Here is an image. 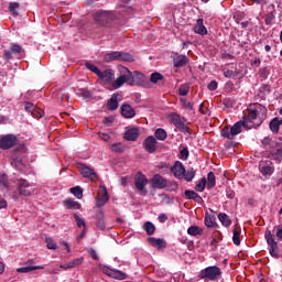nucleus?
<instances>
[{"mask_svg": "<svg viewBox=\"0 0 282 282\" xmlns=\"http://www.w3.org/2000/svg\"><path fill=\"white\" fill-rule=\"evenodd\" d=\"M268 116V108L261 104H251L248 107V115L245 116V121L251 129L253 127H259L263 123Z\"/></svg>", "mask_w": 282, "mask_h": 282, "instance_id": "f257e3e1", "label": "nucleus"}, {"mask_svg": "<svg viewBox=\"0 0 282 282\" xmlns=\"http://www.w3.org/2000/svg\"><path fill=\"white\" fill-rule=\"evenodd\" d=\"M117 69L119 78L112 82V89H120L124 83L133 87V72L122 65H118Z\"/></svg>", "mask_w": 282, "mask_h": 282, "instance_id": "f03ea898", "label": "nucleus"}, {"mask_svg": "<svg viewBox=\"0 0 282 282\" xmlns=\"http://www.w3.org/2000/svg\"><path fill=\"white\" fill-rule=\"evenodd\" d=\"M246 127L247 129H252V126H249L246 120H240L236 122L231 128L225 127L221 130V135L223 138H227V140H235L236 135H239L241 133V129Z\"/></svg>", "mask_w": 282, "mask_h": 282, "instance_id": "7ed1b4c3", "label": "nucleus"}, {"mask_svg": "<svg viewBox=\"0 0 282 282\" xmlns=\"http://www.w3.org/2000/svg\"><path fill=\"white\" fill-rule=\"evenodd\" d=\"M198 276L203 281H219L221 279V269L217 265L207 267L200 270Z\"/></svg>", "mask_w": 282, "mask_h": 282, "instance_id": "20e7f679", "label": "nucleus"}, {"mask_svg": "<svg viewBox=\"0 0 282 282\" xmlns=\"http://www.w3.org/2000/svg\"><path fill=\"white\" fill-rule=\"evenodd\" d=\"M267 239V243L269 246V252L273 259H279V243L274 240V236H272V231L267 230L264 234Z\"/></svg>", "mask_w": 282, "mask_h": 282, "instance_id": "39448f33", "label": "nucleus"}, {"mask_svg": "<svg viewBox=\"0 0 282 282\" xmlns=\"http://www.w3.org/2000/svg\"><path fill=\"white\" fill-rule=\"evenodd\" d=\"M18 193L23 197H30L34 193V188H32V184L28 182L25 178H18Z\"/></svg>", "mask_w": 282, "mask_h": 282, "instance_id": "423d86ee", "label": "nucleus"}, {"mask_svg": "<svg viewBox=\"0 0 282 282\" xmlns=\"http://www.w3.org/2000/svg\"><path fill=\"white\" fill-rule=\"evenodd\" d=\"M18 142L17 135L14 134H7L0 138V149L3 151H8V149H12L15 147Z\"/></svg>", "mask_w": 282, "mask_h": 282, "instance_id": "0eeeda50", "label": "nucleus"}, {"mask_svg": "<svg viewBox=\"0 0 282 282\" xmlns=\"http://www.w3.org/2000/svg\"><path fill=\"white\" fill-rule=\"evenodd\" d=\"M97 76L105 85H109V83H111L110 89H113V79L116 78V72L113 69L99 70Z\"/></svg>", "mask_w": 282, "mask_h": 282, "instance_id": "6e6552de", "label": "nucleus"}, {"mask_svg": "<svg viewBox=\"0 0 282 282\" xmlns=\"http://www.w3.org/2000/svg\"><path fill=\"white\" fill-rule=\"evenodd\" d=\"M147 184H149V178H147V175L139 172L134 177L135 188L147 195Z\"/></svg>", "mask_w": 282, "mask_h": 282, "instance_id": "1a4fd4ad", "label": "nucleus"}, {"mask_svg": "<svg viewBox=\"0 0 282 282\" xmlns=\"http://www.w3.org/2000/svg\"><path fill=\"white\" fill-rule=\"evenodd\" d=\"M95 19L100 25H109L113 21V14L107 11L97 12Z\"/></svg>", "mask_w": 282, "mask_h": 282, "instance_id": "9d476101", "label": "nucleus"}, {"mask_svg": "<svg viewBox=\"0 0 282 282\" xmlns=\"http://www.w3.org/2000/svg\"><path fill=\"white\" fill-rule=\"evenodd\" d=\"M171 171L176 177V180H184V174L186 173V167H184V164L180 161H176L174 165L171 167Z\"/></svg>", "mask_w": 282, "mask_h": 282, "instance_id": "9b49d317", "label": "nucleus"}, {"mask_svg": "<svg viewBox=\"0 0 282 282\" xmlns=\"http://www.w3.org/2000/svg\"><path fill=\"white\" fill-rule=\"evenodd\" d=\"M97 206H105L107 202H109V193H107V187L100 186L97 197H96Z\"/></svg>", "mask_w": 282, "mask_h": 282, "instance_id": "f8f14e48", "label": "nucleus"}, {"mask_svg": "<svg viewBox=\"0 0 282 282\" xmlns=\"http://www.w3.org/2000/svg\"><path fill=\"white\" fill-rule=\"evenodd\" d=\"M151 184L153 188L162 189L169 186V181H166V178H164L162 175L155 174L151 180Z\"/></svg>", "mask_w": 282, "mask_h": 282, "instance_id": "ddd939ff", "label": "nucleus"}, {"mask_svg": "<svg viewBox=\"0 0 282 282\" xmlns=\"http://www.w3.org/2000/svg\"><path fill=\"white\" fill-rule=\"evenodd\" d=\"M143 147L145 151H148V153H155L158 149V140L155 139V137L150 135L144 140Z\"/></svg>", "mask_w": 282, "mask_h": 282, "instance_id": "4468645a", "label": "nucleus"}, {"mask_svg": "<svg viewBox=\"0 0 282 282\" xmlns=\"http://www.w3.org/2000/svg\"><path fill=\"white\" fill-rule=\"evenodd\" d=\"M148 243H150L152 248H156V250H164V248H166V240H164V238L150 237L148 238Z\"/></svg>", "mask_w": 282, "mask_h": 282, "instance_id": "2eb2a0df", "label": "nucleus"}, {"mask_svg": "<svg viewBox=\"0 0 282 282\" xmlns=\"http://www.w3.org/2000/svg\"><path fill=\"white\" fill-rule=\"evenodd\" d=\"M82 175L83 177H89L91 182H96V180H98L96 172L87 165H82Z\"/></svg>", "mask_w": 282, "mask_h": 282, "instance_id": "dca6fc26", "label": "nucleus"}, {"mask_svg": "<svg viewBox=\"0 0 282 282\" xmlns=\"http://www.w3.org/2000/svg\"><path fill=\"white\" fill-rule=\"evenodd\" d=\"M106 274L112 279H117L118 281H124V279H127V273L116 269H108Z\"/></svg>", "mask_w": 282, "mask_h": 282, "instance_id": "f3484780", "label": "nucleus"}, {"mask_svg": "<svg viewBox=\"0 0 282 282\" xmlns=\"http://www.w3.org/2000/svg\"><path fill=\"white\" fill-rule=\"evenodd\" d=\"M139 137L140 130H138V128L128 129L124 133V139L129 142H135V140H138Z\"/></svg>", "mask_w": 282, "mask_h": 282, "instance_id": "a211bd4d", "label": "nucleus"}, {"mask_svg": "<svg viewBox=\"0 0 282 282\" xmlns=\"http://www.w3.org/2000/svg\"><path fill=\"white\" fill-rule=\"evenodd\" d=\"M121 116L123 118H135V110L131 105L124 104L121 106Z\"/></svg>", "mask_w": 282, "mask_h": 282, "instance_id": "6ab92c4d", "label": "nucleus"}, {"mask_svg": "<svg viewBox=\"0 0 282 282\" xmlns=\"http://www.w3.org/2000/svg\"><path fill=\"white\" fill-rule=\"evenodd\" d=\"M194 32L200 34V36H206L208 34V29L204 25V19H198L196 25L194 26Z\"/></svg>", "mask_w": 282, "mask_h": 282, "instance_id": "aec40b11", "label": "nucleus"}, {"mask_svg": "<svg viewBox=\"0 0 282 282\" xmlns=\"http://www.w3.org/2000/svg\"><path fill=\"white\" fill-rule=\"evenodd\" d=\"M185 197H187V199H193L194 202H196V204H202V202H204V199L202 198V196H199V194H197V192L191 189L185 191Z\"/></svg>", "mask_w": 282, "mask_h": 282, "instance_id": "412c9836", "label": "nucleus"}, {"mask_svg": "<svg viewBox=\"0 0 282 282\" xmlns=\"http://www.w3.org/2000/svg\"><path fill=\"white\" fill-rule=\"evenodd\" d=\"M174 67H184L188 63V57L186 55H176L173 58Z\"/></svg>", "mask_w": 282, "mask_h": 282, "instance_id": "4be33fe9", "label": "nucleus"}, {"mask_svg": "<svg viewBox=\"0 0 282 282\" xmlns=\"http://www.w3.org/2000/svg\"><path fill=\"white\" fill-rule=\"evenodd\" d=\"M65 208H68L69 210H80V203L69 198L64 200Z\"/></svg>", "mask_w": 282, "mask_h": 282, "instance_id": "5701e85b", "label": "nucleus"}, {"mask_svg": "<svg viewBox=\"0 0 282 282\" xmlns=\"http://www.w3.org/2000/svg\"><path fill=\"white\" fill-rule=\"evenodd\" d=\"M34 270H45V267L43 265L22 267L17 269V272H20L22 274H28V272H34Z\"/></svg>", "mask_w": 282, "mask_h": 282, "instance_id": "b1692460", "label": "nucleus"}, {"mask_svg": "<svg viewBox=\"0 0 282 282\" xmlns=\"http://www.w3.org/2000/svg\"><path fill=\"white\" fill-rule=\"evenodd\" d=\"M120 52L113 51L104 56L105 63H113V61H119Z\"/></svg>", "mask_w": 282, "mask_h": 282, "instance_id": "393cba45", "label": "nucleus"}, {"mask_svg": "<svg viewBox=\"0 0 282 282\" xmlns=\"http://www.w3.org/2000/svg\"><path fill=\"white\" fill-rule=\"evenodd\" d=\"M259 169L262 175H272L274 173V167L268 163H260Z\"/></svg>", "mask_w": 282, "mask_h": 282, "instance_id": "a878e982", "label": "nucleus"}, {"mask_svg": "<svg viewBox=\"0 0 282 282\" xmlns=\"http://www.w3.org/2000/svg\"><path fill=\"white\" fill-rule=\"evenodd\" d=\"M281 126H282V119H279L276 117L273 120H271V122L269 124L272 133H279V129Z\"/></svg>", "mask_w": 282, "mask_h": 282, "instance_id": "bb28decb", "label": "nucleus"}, {"mask_svg": "<svg viewBox=\"0 0 282 282\" xmlns=\"http://www.w3.org/2000/svg\"><path fill=\"white\" fill-rule=\"evenodd\" d=\"M144 74L140 73L139 70H134L132 73L133 85H142V83H144Z\"/></svg>", "mask_w": 282, "mask_h": 282, "instance_id": "cd10ccee", "label": "nucleus"}, {"mask_svg": "<svg viewBox=\"0 0 282 282\" xmlns=\"http://www.w3.org/2000/svg\"><path fill=\"white\" fill-rule=\"evenodd\" d=\"M232 242L235 243V246L241 245V228L237 226L234 228Z\"/></svg>", "mask_w": 282, "mask_h": 282, "instance_id": "c85d7f7f", "label": "nucleus"}, {"mask_svg": "<svg viewBox=\"0 0 282 282\" xmlns=\"http://www.w3.org/2000/svg\"><path fill=\"white\" fill-rule=\"evenodd\" d=\"M119 61L122 63H133L135 61V57L129 53L119 52Z\"/></svg>", "mask_w": 282, "mask_h": 282, "instance_id": "c756f323", "label": "nucleus"}, {"mask_svg": "<svg viewBox=\"0 0 282 282\" xmlns=\"http://www.w3.org/2000/svg\"><path fill=\"white\" fill-rule=\"evenodd\" d=\"M118 94H113L110 100L108 101V109L110 111H116L118 109Z\"/></svg>", "mask_w": 282, "mask_h": 282, "instance_id": "7c9ffc66", "label": "nucleus"}, {"mask_svg": "<svg viewBox=\"0 0 282 282\" xmlns=\"http://www.w3.org/2000/svg\"><path fill=\"white\" fill-rule=\"evenodd\" d=\"M10 50H11V53L14 54L15 56L18 55L25 56V50H23V47H21V45L19 44H12Z\"/></svg>", "mask_w": 282, "mask_h": 282, "instance_id": "2f4dec72", "label": "nucleus"}, {"mask_svg": "<svg viewBox=\"0 0 282 282\" xmlns=\"http://www.w3.org/2000/svg\"><path fill=\"white\" fill-rule=\"evenodd\" d=\"M218 219H219L220 224L223 226H225V228H228V226H230V224H232V220H230V217L224 213H220L218 215Z\"/></svg>", "mask_w": 282, "mask_h": 282, "instance_id": "473e14b6", "label": "nucleus"}, {"mask_svg": "<svg viewBox=\"0 0 282 282\" xmlns=\"http://www.w3.org/2000/svg\"><path fill=\"white\" fill-rule=\"evenodd\" d=\"M187 234L191 235V237H197V235H204V229L198 226H191L187 229Z\"/></svg>", "mask_w": 282, "mask_h": 282, "instance_id": "72a5a7b5", "label": "nucleus"}, {"mask_svg": "<svg viewBox=\"0 0 282 282\" xmlns=\"http://www.w3.org/2000/svg\"><path fill=\"white\" fill-rule=\"evenodd\" d=\"M215 221H216L215 215H210L208 213L205 215V226L207 228H214Z\"/></svg>", "mask_w": 282, "mask_h": 282, "instance_id": "f704fd0d", "label": "nucleus"}, {"mask_svg": "<svg viewBox=\"0 0 282 282\" xmlns=\"http://www.w3.org/2000/svg\"><path fill=\"white\" fill-rule=\"evenodd\" d=\"M110 151H112V153H123L124 151V144L117 142V143H112L110 145Z\"/></svg>", "mask_w": 282, "mask_h": 282, "instance_id": "c9c22d12", "label": "nucleus"}, {"mask_svg": "<svg viewBox=\"0 0 282 282\" xmlns=\"http://www.w3.org/2000/svg\"><path fill=\"white\" fill-rule=\"evenodd\" d=\"M143 230L147 232V235H154L155 232V225L151 221H147L143 225Z\"/></svg>", "mask_w": 282, "mask_h": 282, "instance_id": "e433bc0d", "label": "nucleus"}, {"mask_svg": "<svg viewBox=\"0 0 282 282\" xmlns=\"http://www.w3.org/2000/svg\"><path fill=\"white\" fill-rule=\"evenodd\" d=\"M215 173L213 172H209L207 174V188L208 191H210V188H215V184H216V181H215Z\"/></svg>", "mask_w": 282, "mask_h": 282, "instance_id": "4c0bfd02", "label": "nucleus"}, {"mask_svg": "<svg viewBox=\"0 0 282 282\" xmlns=\"http://www.w3.org/2000/svg\"><path fill=\"white\" fill-rule=\"evenodd\" d=\"M154 135H155L156 140H161V141H164L167 138L166 130H164L162 128L156 129L154 132Z\"/></svg>", "mask_w": 282, "mask_h": 282, "instance_id": "58836bf2", "label": "nucleus"}, {"mask_svg": "<svg viewBox=\"0 0 282 282\" xmlns=\"http://www.w3.org/2000/svg\"><path fill=\"white\" fill-rule=\"evenodd\" d=\"M195 173L194 169L185 170L183 180H185V182H193V180H195Z\"/></svg>", "mask_w": 282, "mask_h": 282, "instance_id": "ea45409f", "label": "nucleus"}, {"mask_svg": "<svg viewBox=\"0 0 282 282\" xmlns=\"http://www.w3.org/2000/svg\"><path fill=\"white\" fill-rule=\"evenodd\" d=\"M70 265V270L74 268H78L79 265H83V263H85V258L80 257V258H76L72 261L68 262Z\"/></svg>", "mask_w": 282, "mask_h": 282, "instance_id": "a19ab883", "label": "nucleus"}, {"mask_svg": "<svg viewBox=\"0 0 282 282\" xmlns=\"http://www.w3.org/2000/svg\"><path fill=\"white\" fill-rule=\"evenodd\" d=\"M19 8H20L19 2H11V3L9 4V11H10L11 14H13L14 17H19Z\"/></svg>", "mask_w": 282, "mask_h": 282, "instance_id": "79ce46f5", "label": "nucleus"}, {"mask_svg": "<svg viewBox=\"0 0 282 282\" xmlns=\"http://www.w3.org/2000/svg\"><path fill=\"white\" fill-rule=\"evenodd\" d=\"M70 193L77 198L83 199V188L80 186H75L70 188Z\"/></svg>", "mask_w": 282, "mask_h": 282, "instance_id": "37998d69", "label": "nucleus"}, {"mask_svg": "<svg viewBox=\"0 0 282 282\" xmlns=\"http://www.w3.org/2000/svg\"><path fill=\"white\" fill-rule=\"evenodd\" d=\"M45 243L48 250H58V245H56V241H54V239L46 238Z\"/></svg>", "mask_w": 282, "mask_h": 282, "instance_id": "c03bdc74", "label": "nucleus"}, {"mask_svg": "<svg viewBox=\"0 0 282 282\" xmlns=\"http://www.w3.org/2000/svg\"><path fill=\"white\" fill-rule=\"evenodd\" d=\"M188 91H191V86L188 84H183L178 88L180 96H188Z\"/></svg>", "mask_w": 282, "mask_h": 282, "instance_id": "a18cd8bd", "label": "nucleus"}, {"mask_svg": "<svg viewBox=\"0 0 282 282\" xmlns=\"http://www.w3.org/2000/svg\"><path fill=\"white\" fill-rule=\"evenodd\" d=\"M271 158L275 162H282V148L271 152Z\"/></svg>", "mask_w": 282, "mask_h": 282, "instance_id": "49530a36", "label": "nucleus"}, {"mask_svg": "<svg viewBox=\"0 0 282 282\" xmlns=\"http://www.w3.org/2000/svg\"><path fill=\"white\" fill-rule=\"evenodd\" d=\"M237 69H230V68H225L224 69V76L225 78H235L237 76Z\"/></svg>", "mask_w": 282, "mask_h": 282, "instance_id": "de8ad7c7", "label": "nucleus"}, {"mask_svg": "<svg viewBox=\"0 0 282 282\" xmlns=\"http://www.w3.org/2000/svg\"><path fill=\"white\" fill-rule=\"evenodd\" d=\"M205 188H206V178H202L198 182V184H196L195 191H197V193H204Z\"/></svg>", "mask_w": 282, "mask_h": 282, "instance_id": "09e8293b", "label": "nucleus"}, {"mask_svg": "<svg viewBox=\"0 0 282 282\" xmlns=\"http://www.w3.org/2000/svg\"><path fill=\"white\" fill-rule=\"evenodd\" d=\"M170 120H171L172 124H175L177 127L182 122V117H180V115H177V113H172L170 116Z\"/></svg>", "mask_w": 282, "mask_h": 282, "instance_id": "8fccbe9b", "label": "nucleus"}, {"mask_svg": "<svg viewBox=\"0 0 282 282\" xmlns=\"http://www.w3.org/2000/svg\"><path fill=\"white\" fill-rule=\"evenodd\" d=\"M164 79V76L160 73H153L151 76H150V80L151 83L155 84L158 83V80H163Z\"/></svg>", "mask_w": 282, "mask_h": 282, "instance_id": "3c124183", "label": "nucleus"}, {"mask_svg": "<svg viewBox=\"0 0 282 282\" xmlns=\"http://www.w3.org/2000/svg\"><path fill=\"white\" fill-rule=\"evenodd\" d=\"M31 116H33V118H37V119L43 118V116H44L43 109L35 106V109L33 112H31Z\"/></svg>", "mask_w": 282, "mask_h": 282, "instance_id": "603ef678", "label": "nucleus"}, {"mask_svg": "<svg viewBox=\"0 0 282 282\" xmlns=\"http://www.w3.org/2000/svg\"><path fill=\"white\" fill-rule=\"evenodd\" d=\"M86 67L87 69H89L90 72H93L94 74H96V76H98V74L100 73V70L98 69V67L91 63H86Z\"/></svg>", "mask_w": 282, "mask_h": 282, "instance_id": "864d4df0", "label": "nucleus"}, {"mask_svg": "<svg viewBox=\"0 0 282 282\" xmlns=\"http://www.w3.org/2000/svg\"><path fill=\"white\" fill-rule=\"evenodd\" d=\"M262 144L265 149H268L269 147H274V142L272 141V139L265 137L263 140H262Z\"/></svg>", "mask_w": 282, "mask_h": 282, "instance_id": "5fc2aeb1", "label": "nucleus"}, {"mask_svg": "<svg viewBox=\"0 0 282 282\" xmlns=\"http://www.w3.org/2000/svg\"><path fill=\"white\" fill-rule=\"evenodd\" d=\"M275 230V237L282 241V224L274 227Z\"/></svg>", "mask_w": 282, "mask_h": 282, "instance_id": "6e6d98bb", "label": "nucleus"}, {"mask_svg": "<svg viewBox=\"0 0 282 282\" xmlns=\"http://www.w3.org/2000/svg\"><path fill=\"white\" fill-rule=\"evenodd\" d=\"M36 108V106H34V104L32 102H25L24 109L25 111H28L29 113H33L34 109Z\"/></svg>", "mask_w": 282, "mask_h": 282, "instance_id": "4d7b16f0", "label": "nucleus"}, {"mask_svg": "<svg viewBox=\"0 0 282 282\" xmlns=\"http://www.w3.org/2000/svg\"><path fill=\"white\" fill-rule=\"evenodd\" d=\"M180 159L181 160H188V148H185V149L181 150Z\"/></svg>", "mask_w": 282, "mask_h": 282, "instance_id": "13d9d810", "label": "nucleus"}, {"mask_svg": "<svg viewBox=\"0 0 282 282\" xmlns=\"http://www.w3.org/2000/svg\"><path fill=\"white\" fill-rule=\"evenodd\" d=\"M75 221H76L78 228H83V226H85V220H83L80 217H78V215H75Z\"/></svg>", "mask_w": 282, "mask_h": 282, "instance_id": "bf43d9fd", "label": "nucleus"}, {"mask_svg": "<svg viewBox=\"0 0 282 282\" xmlns=\"http://www.w3.org/2000/svg\"><path fill=\"white\" fill-rule=\"evenodd\" d=\"M207 88L209 89V91H215L217 89V82L216 80H212Z\"/></svg>", "mask_w": 282, "mask_h": 282, "instance_id": "052dcab7", "label": "nucleus"}, {"mask_svg": "<svg viewBox=\"0 0 282 282\" xmlns=\"http://www.w3.org/2000/svg\"><path fill=\"white\" fill-rule=\"evenodd\" d=\"M48 274H61V269L58 267H53L52 269H47Z\"/></svg>", "mask_w": 282, "mask_h": 282, "instance_id": "680f3d73", "label": "nucleus"}, {"mask_svg": "<svg viewBox=\"0 0 282 282\" xmlns=\"http://www.w3.org/2000/svg\"><path fill=\"white\" fill-rule=\"evenodd\" d=\"M99 138L104 142H109V140H111V137L109 134H107V133L99 134Z\"/></svg>", "mask_w": 282, "mask_h": 282, "instance_id": "e2e57ef3", "label": "nucleus"}, {"mask_svg": "<svg viewBox=\"0 0 282 282\" xmlns=\"http://www.w3.org/2000/svg\"><path fill=\"white\" fill-rule=\"evenodd\" d=\"M169 220V216H166V214H161L160 216H159V221L161 223V224H164L165 221H167Z\"/></svg>", "mask_w": 282, "mask_h": 282, "instance_id": "0e129e2a", "label": "nucleus"}, {"mask_svg": "<svg viewBox=\"0 0 282 282\" xmlns=\"http://www.w3.org/2000/svg\"><path fill=\"white\" fill-rule=\"evenodd\" d=\"M89 254L90 257L95 260V261H98V253H96V251L94 249H89Z\"/></svg>", "mask_w": 282, "mask_h": 282, "instance_id": "69168bd1", "label": "nucleus"}, {"mask_svg": "<svg viewBox=\"0 0 282 282\" xmlns=\"http://www.w3.org/2000/svg\"><path fill=\"white\" fill-rule=\"evenodd\" d=\"M97 228H99V230H105V228H107L105 226V220H98L97 221Z\"/></svg>", "mask_w": 282, "mask_h": 282, "instance_id": "338daca9", "label": "nucleus"}, {"mask_svg": "<svg viewBox=\"0 0 282 282\" xmlns=\"http://www.w3.org/2000/svg\"><path fill=\"white\" fill-rule=\"evenodd\" d=\"M3 58H4L6 61H10V58H12V52H10V51H4Z\"/></svg>", "mask_w": 282, "mask_h": 282, "instance_id": "774afa93", "label": "nucleus"}]
</instances>
